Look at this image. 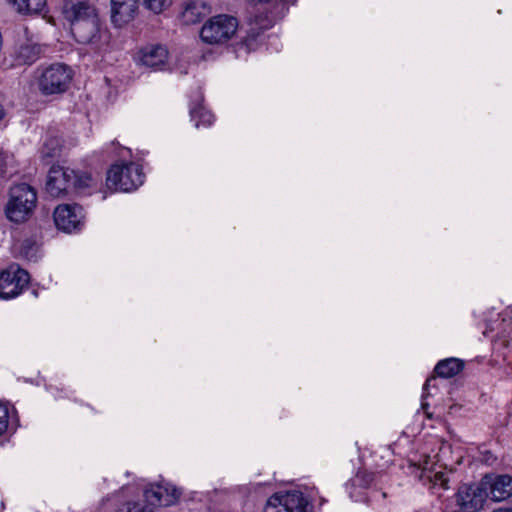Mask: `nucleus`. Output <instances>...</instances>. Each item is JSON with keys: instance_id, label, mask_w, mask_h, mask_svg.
<instances>
[{"instance_id": "obj_1", "label": "nucleus", "mask_w": 512, "mask_h": 512, "mask_svg": "<svg viewBox=\"0 0 512 512\" xmlns=\"http://www.w3.org/2000/svg\"><path fill=\"white\" fill-rule=\"evenodd\" d=\"M90 181L91 176L87 174L78 175L72 169L54 165L49 170L45 188L50 196L61 197L88 187Z\"/></svg>"}, {"instance_id": "obj_2", "label": "nucleus", "mask_w": 512, "mask_h": 512, "mask_svg": "<svg viewBox=\"0 0 512 512\" xmlns=\"http://www.w3.org/2000/svg\"><path fill=\"white\" fill-rule=\"evenodd\" d=\"M37 87L44 96L61 95L67 91L72 80L69 66L54 63L37 70Z\"/></svg>"}, {"instance_id": "obj_3", "label": "nucleus", "mask_w": 512, "mask_h": 512, "mask_svg": "<svg viewBox=\"0 0 512 512\" xmlns=\"http://www.w3.org/2000/svg\"><path fill=\"white\" fill-rule=\"evenodd\" d=\"M9 195L5 208L7 218L15 223L25 221L36 206V191L27 183H20L10 188Z\"/></svg>"}, {"instance_id": "obj_4", "label": "nucleus", "mask_w": 512, "mask_h": 512, "mask_svg": "<svg viewBox=\"0 0 512 512\" xmlns=\"http://www.w3.org/2000/svg\"><path fill=\"white\" fill-rule=\"evenodd\" d=\"M142 168L136 163L113 165L107 172L106 186L112 191L131 192L143 184Z\"/></svg>"}, {"instance_id": "obj_5", "label": "nucleus", "mask_w": 512, "mask_h": 512, "mask_svg": "<svg viewBox=\"0 0 512 512\" xmlns=\"http://www.w3.org/2000/svg\"><path fill=\"white\" fill-rule=\"evenodd\" d=\"M238 28L237 19L229 15H217L210 18L200 31L204 43L219 45L229 41Z\"/></svg>"}, {"instance_id": "obj_6", "label": "nucleus", "mask_w": 512, "mask_h": 512, "mask_svg": "<svg viewBox=\"0 0 512 512\" xmlns=\"http://www.w3.org/2000/svg\"><path fill=\"white\" fill-rule=\"evenodd\" d=\"M71 33L79 44L90 45L93 49H99L103 43L106 31L102 29L98 12L85 21H78L71 28Z\"/></svg>"}, {"instance_id": "obj_7", "label": "nucleus", "mask_w": 512, "mask_h": 512, "mask_svg": "<svg viewBox=\"0 0 512 512\" xmlns=\"http://www.w3.org/2000/svg\"><path fill=\"white\" fill-rule=\"evenodd\" d=\"M265 512H311L309 503L299 491L272 495L265 506Z\"/></svg>"}, {"instance_id": "obj_8", "label": "nucleus", "mask_w": 512, "mask_h": 512, "mask_svg": "<svg viewBox=\"0 0 512 512\" xmlns=\"http://www.w3.org/2000/svg\"><path fill=\"white\" fill-rule=\"evenodd\" d=\"M488 498V492L484 489L482 482L474 484H463L458 488L456 502L462 512H477L483 508Z\"/></svg>"}, {"instance_id": "obj_9", "label": "nucleus", "mask_w": 512, "mask_h": 512, "mask_svg": "<svg viewBox=\"0 0 512 512\" xmlns=\"http://www.w3.org/2000/svg\"><path fill=\"white\" fill-rule=\"evenodd\" d=\"M137 55L139 63L153 71H165L169 69V51L163 44H146L139 49Z\"/></svg>"}, {"instance_id": "obj_10", "label": "nucleus", "mask_w": 512, "mask_h": 512, "mask_svg": "<svg viewBox=\"0 0 512 512\" xmlns=\"http://www.w3.org/2000/svg\"><path fill=\"white\" fill-rule=\"evenodd\" d=\"M29 281L26 270L10 267L0 273V297L10 299L20 294Z\"/></svg>"}, {"instance_id": "obj_11", "label": "nucleus", "mask_w": 512, "mask_h": 512, "mask_svg": "<svg viewBox=\"0 0 512 512\" xmlns=\"http://www.w3.org/2000/svg\"><path fill=\"white\" fill-rule=\"evenodd\" d=\"M83 209L78 204H62L54 210V222L58 229L72 232L83 219Z\"/></svg>"}, {"instance_id": "obj_12", "label": "nucleus", "mask_w": 512, "mask_h": 512, "mask_svg": "<svg viewBox=\"0 0 512 512\" xmlns=\"http://www.w3.org/2000/svg\"><path fill=\"white\" fill-rule=\"evenodd\" d=\"M481 482L493 501H504L512 496V477L509 475H485Z\"/></svg>"}, {"instance_id": "obj_13", "label": "nucleus", "mask_w": 512, "mask_h": 512, "mask_svg": "<svg viewBox=\"0 0 512 512\" xmlns=\"http://www.w3.org/2000/svg\"><path fill=\"white\" fill-rule=\"evenodd\" d=\"M181 493L178 489L160 485L151 484L144 490L145 501L149 508L157 506H170L176 502Z\"/></svg>"}, {"instance_id": "obj_14", "label": "nucleus", "mask_w": 512, "mask_h": 512, "mask_svg": "<svg viewBox=\"0 0 512 512\" xmlns=\"http://www.w3.org/2000/svg\"><path fill=\"white\" fill-rule=\"evenodd\" d=\"M97 12L90 0H65L62 7L64 18L73 28L76 22L85 21Z\"/></svg>"}, {"instance_id": "obj_15", "label": "nucleus", "mask_w": 512, "mask_h": 512, "mask_svg": "<svg viewBox=\"0 0 512 512\" xmlns=\"http://www.w3.org/2000/svg\"><path fill=\"white\" fill-rule=\"evenodd\" d=\"M210 12L207 4L202 0L190 1L186 4L182 12V21L186 25H192L199 22Z\"/></svg>"}, {"instance_id": "obj_16", "label": "nucleus", "mask_w": 512, "mask_h": 512, "mask_svg": "<svg viewBox=\"0 0 512 512\" xmlns=\"http://www.w3.org/2000/svg\"><path fill=\"white\" fill-rule=\"evenodd\" d=\"M249 28L247 36L244 39V44L250 49L255 41L264 30L272 26V21L262 14L255 15L254 18L249 20Z\"/></svg>"}, {"instance_id": "obj_17", "label": "nucleus", "mask_w": 512, "mask_h": 512, "mask_svg": "<svg viewBox=\"0 0 512 512\" xmlns=\"http://www.w3.org/2000/svg\"><path fill=\"white\" fill-rule=\"evenodd\" d=\"M62 140L54 135H47L40 150V158L44 164H50L60 156Z\"/></svg>"}, {"instance_id": "obj_18", "label": "nucleus", "mask_w": 512, "mask_h": 512, "mask_svg": "<svg viewBox=\"0 0 512 512\" xmlns=\"http://www.w3.org/2000/svg\"><path fill=\"white\" fill-rule=\"evenodd\" d=\"M463 362L456 358L441 360L434 368L438 377L450 378L457 375L463 369Z\"/></svg>"}, {"instance_id": "obj_19", "label": "nucleus", "mask_w": 512, "mask_h": 512, "mask_svg": "<svg viewBox=\"0 0 512 512\" xmlns=\"http://www.w3.org/2000/svg\"><path fill=\"white\" fill-rule=\"evenodd\" d=\"M41 54V47L38 44H22L16 52V60L21 65L33 64Z\"/></svg>"}, {"instance_id": "obj_20", "label": "nucleus", "mask_w": 512, "mask_h": 512, "mask_svg": "<svg viewBox=\"0 0 512 512\" xmlns=\"http://www.w3.org/2000/svg\"><path fill=\"white\" fill-rule=\"evenodd\" d=\"M19 13L39 14L46 6V0H8Z\"/></svg>"}, {"instance_id": "obj_21", "label": "nucleus", "mask_w": 512, "mask_h": 512, "mask_svg": "<svg viewBox=\"0 0 512 512\" xmlns=\"http://www.w3.org/2000/svg\"><path fill=\"white\" fill-rule=\"evenodd\" d=\"M190 115L196 121L195 126L199 127L200 124L209 126L213 121V115L210 111L205 110L202 106L193 107L190 110Z\"/></svg>"}, {"instance_id": "obj_22", "label": "nucleus", "mask_w": 512, "mask_h": 512, "mask_svg": "<svg viewBox=\"0 0 512 512\" xmlns=\"http://www.w3.org/2000/svg\"><path fill=\"white\" fill-rule=\"evenodd\" d=\"M38 246L31 240H25L21 245V255L29 261H37Z\"/></svg>"}, {"instance_id": "obj_23", "label": "nucleus", "mask_w": 512, "mask_h": 512, "mask_svg": "<svg viewBox=\"0 0 512 512\" xmlns=\"http://www.w3.org/2000/svg\"><path fill=\"white\" fill-rule=\"evenodd\" d=\"M9 411L7 405L0 402V436L8 429Z\"/></svg>"}, {"instance_id": "obj_24", "label": "nucleus", "mask_w": 512, "mask_h": 512, "mask_svg": "<svg viewBox=\"0 0 512 512\" xmlns=\"http://www.w3.org/2000/svg\"><path fill=\"white\" fill-rule=\"evenodd\" d=\"M121 512H154V510L137 502H128L123 506Z\"/></svg>"}, {"instance_id": "obj_25", "label": "nucleus", "mask_w": 512, "mask_h": 512, "mask_svg": "<svg viewBox=\"0 0 512 512\" xmlns=\"http://www.w3.org/2000/svg\"><path fill=\"white\" fill-rule=\"evenodd\" d=\"M435 478H436V481H439L444 488H448L447 478H445L444 473H442V472L435 473Z\"/></svg>"}, {"instance_id": "obj_26", "label": "nucleus", "mask_w": 512, "mask_h": 512, "mask_svg": "<svg viewBox=\"0 0 512 512\" xmlns=\"http://www.w3.org/2000/svg\"><path fill=\"white\" fill-rule=\"evenodd\" d=\"M435 379H436V377H434V376L427 379V381L424 385V391H426L428 389V387L431 385V382L434 381Z\"/></svg>"}, {"instance_id": "obj_27", "label": "nucleus", "mask_w": 512, "mask_h": 512, "mask_svg": "<svg viewBox=\"0 0 512 512\" xmlns=\"http://www.w3.org/2000/svg\"><path fill=\"white\" fill-rule=\"evenodd\" d=\"M4 116V110L2 108V106L0 105V120L3 118Z\"/></svg>"}, {"instance_id": "obj_28", "label": "nucleus", "mask_w": 512, "mask_h": 512, "mask_svg": "<svg viewBox=\"0 0 512 512\" xmlns=\"http://www.w3.org/2000/svg\"><path fill=\"white\" fill-rule=\"evenodd\" d=\"M428 406L427 403H422V408L425 409Z\"/></svg>"}]
</instances>
